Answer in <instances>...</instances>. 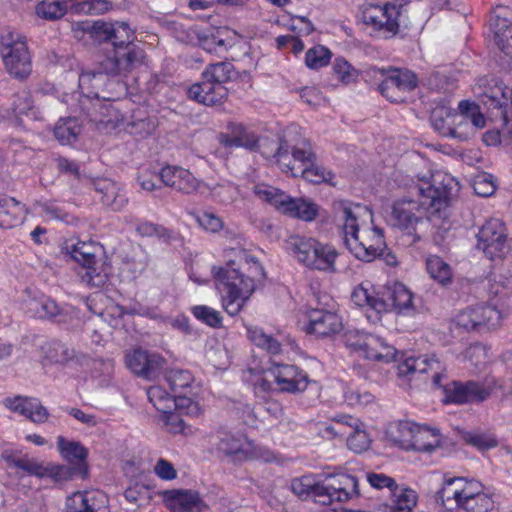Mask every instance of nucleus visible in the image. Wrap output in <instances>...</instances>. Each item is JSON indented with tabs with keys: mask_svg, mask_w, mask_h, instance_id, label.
<instances>
[{
	"mask_svg": "<svg viewBox=\"0 0 512 512\" xmlns=\"http://www.w3.org/2000/svg\"><path fill=\"white\" fill-rule=\"evenodd\" d=\"M249 339L258 347L267 350L271 354H278L281 350V344L271 335L264 333L259 327H249L247 329Z\"/></svg>",
	"mask_w": 512,
	"mask_h": 512,
	"instance_id": "46",
	"label": "nucleus"
},
{
	"mask_svg": "<svg viewBox=\"0 0 512 512\" xmlns=\"http://www.w3.org/2000/svg\"><path fill=\"white\" fill-rule=\"evenodd\" d=\"M81 132V125L77 118H61L54 128L55 138L62 144H69L76 141Z\"/></svg>",
	"mask_w": 512,
	"mask_h": 512,
	"instance_id": "41",
	"label": "nucleus"
},
{
	"mask_svg": "<svg viewBox=\"0 0 512 512\" xmlns=\"http://www.w3.org/2000/svg\"><path fill=\"white\" fill-rule=\"evenodd\" d=\"M91 186L99 202L112 211H120L128 203L126 192L119 184L109 178L93 179L91 180Z\"/></svg>",
	"mask_w": 512,
	"mask_h": 512,
	"instance_id": "19",
	"label": "nucleus"
},
{
	"mask_svg": "<svg viewBox=\"0 0 512 512\" xmlns=\"http://www.w3.org/2000/svg\"><path fill=\"white\" fill-rule=\"evenodd\" d=\"M202 76L225 86L227 82L238 78V72L232 63L223 61L207 65L202 72Z\"/></svg>",
	"mask_w": 512,
	"mask_h": 512,
	"instance_id": "37",
	"label": "nucleus"
},
{
	"mask_svg": "<svg viewBox=\"0 0 512 512\" xmlns=\"http://www.w3.org/2000/svg\"><path fill=\"white\" fill-rule=\"evenodd\" d=\"M188 97L205 106H216L227 99L228 89L201 75V80L188 89Z\"/></svg>",
	"mask_w": 512,
	"mask_h": 512,
	"instance_id": "18",
	"label": "nucleus"
},
{
	"mask_svg": "<svg viewBox=\"0 0 512 512\" xmlns=\"http://www.w3.org/2000/svg\"><path fill=\"white\" fill-rule=\"evenodd\" d=\"M458 109L468 116L469 122L475 128V134L485 126L486 119L477 104L464 100L459 103Z\"/></svg>",
	"mask_w": 512,
	"mask_h": 512,
	"instance_id": "58",
	"label": "nucleus"
},
{
	"mask_svg": "<svg viewBox=\"0 0 512 512\" xmlns=\"http://www.w3.org/2000/svg\"><path fill=\"white\" fill-rule=\"evenodd\" d=\"M453 126H451V134L449 137L459 139L460 141H467L475 136V128L469 122L468 116L460 110L454 114L452 119Z\"/></svg>",
	"mask_w": 512,
	"mask_h": 512,
	"instance_id": "47",
	"label": "nucleus"
},
{
	"mask_svg": "<svg viewBox=\"0 0 512 512\" xmlns=\"http://www.w3.org/2000/svg\"><path fill=\"white\" fill-rule=\"evenodd\" d=\"M145 52L139 44L123 46L114 50L112 57L101 63V72L85 73L80 76V84L91 81L92 85H99L105 81V75L126 77L128 74L144 64Z\"/></svg>",
	"mask_w": 512,
	"mask_h": 512,
	"instance_id": "4",
	"label": "nucleus"
},
{
	"mask_svg": "<svg viewBox=\"0 0 512 512\" xmlns=\"http://www.w3.org/2000/svg\"><path fill=\"white\" fill-rule=\"evenodd\" d=\"M160 179L165 186L185 194L193 193L199 185L191 172L176 166L163 167L160 171Z\"/></svg>",
	"mask_w": 512,
	"mask_h": 512,
	"instance_id": "23",
	"label": "nucleus"
},
{
	"mask_svg": "<svg viewBox=\"0 0 512 512\" xmlns=\"http://www.w3.org/2000/svg\"><path fill=\"white\" fill-rule=\"evenodd\" d=\"M494 507V501L486 493L478 494L468 501L461 502L458 508L465 510L466 512H489Z\"/></svg>",
	"mask_w": 512,
	"mask_h": 512,
	"instance_id": "56",
	"label": "nucleus"
},
{
	"mask_svg": "<svg viewBox=\"0 0 512 512\" xmlns=\"http://www.w3.org/2000/svg\"><path fill=\"white\" fill-rule=\"evenodd\" d=\"M343 341L347 347L365 358L368 349L373 350V347L378 345V336L359 330H347L343 335Z\"/></svg>",
	"mask_w": 512,
	"mask_h": 512,
	"instance_id": "34",
	"label": "nucleus"
},
{
	"mask_svg": "<svg viewBox=\"0 0 512 512\" xmlns=\"http://www.w3.org/2000/svg\"><path fill=\"white\" fill-rule=\"evenodd\" d=\"M149 401L161 413H168L175 406L173 395L160 386H152L147 391Z\"/></svg>",
	"mask_w": 512,
	"mask_h": 512,
	"instance_id": "48",
	"label": "nucleus"
},
{
	"mask_svg": "<svg viewBox=\"0 0 512 512\" xmlns=\"http://www.w3.org/2000/svg\"><path fill=\"white\" fill-rule=\"evenodd\" d=\"M397 356V350L378 336V345L373 347V350L368 349L365 359L389 363L395 361Z\"/></svg>",
	"mask_w": 512,
	"mask_h": 512,
	"instance_id": "51",
	"label": "nucleus"
},
{
	"mask_svg": "<svg viewBox=\"0 0 512 512\" xmlns=\"http://www.w3.org/2000/svg\"><path fill=\"white\" fill-rule=\"evenodd\" d=\"M191 311L195 318L210 327L219 328L222 325L220 313L211 307L198 305L194 306Z\"/></svg>",
	"mask_w": 512,
	"mask_h": 512,
	"instance_id": "57",
	"label": "nucleus"
},
{
	"mask_svg": "<svg viewBox=\"0 0 512 512\" xmlns=\"http://www.w3.org/2000/svg\"><path fill=\"white\" fill-rule=\"evenodd\" d=\"M347 446L355 453L366 451L370 446V438L368 434L361 429H354L347 438Z\"/></svg>",
	"mask_w": 512,
	"mask_h": 512,
	"instance_id": "60",
	"label": "nucleus"
},
{
	"mask_svg": "<svg viewBox=\"0 0 512 512\" xmlns=\"http://www.w3.org/2000/svg\"><path fill=\"white\" fill-rule=\"evenodd\" d=\"M165 378L173 393H181L182 390L189 388L193 382L192 374L188 370L182 369L169 370Z\"/></svg>",
	"mask_w": 512,
	"mask_h": 512,
	"instance_id": "52",
	"label": "nucleus"
},
{
	"mask_svg": "<svg viewBox=\"0 0 512 512\" xmlns=\"http://www.w3.org/2000/svg\"><path fill=\"white\" fill-rule=\"evenodd\" d=\"M24 205L14 198L0 196V228H13L23 222Z\"/></svg>",
	"mask_w": 512,
	"mask_h": 512,
	"instance_id": "30",
	"label": "nucleus"
},
{
	"mask_svg": "<svg viewBox=\"0 0 512 512\" xmlns=\"http://www.w3.org/2000/svg\"><path fill=\"white\" fill-rule=\"evenodd\" d=\"M394 499V505L390 507V512H411L417 503V494L414 490L399 487L391 490Z\"/></svg>",
	"mask_w": 512,
	"mask_h": 512,
	"instance_id": "42",
	"label": "nucleus"
},
{
	"mask_svg": "<svg viewBox=\"0 0 512 512\" xmlns=\"http://www.w3.org/2000/svg\"><path fill=\"white\" fill-rule=\"evenodd\" d=\"M473 189L475 193L482 197H488L494 194L496 185L493 176L488 173H482L474 179Z\"/></svg>",
	"mask_w": 512,
	"mask_h": 512,
	"instance_id": "61",
	"label": "nucleus"
},
{
	"mask_svg": "<svg viewBox=\"0 0 512 512\" xmlns=\"http://www.w3.org/2000/svg\"><path fill=\"white\" fill-rule=\"evenodd\" d=\"M444 365L434 356L407 357L398 365V374L400 376H409L415 373H429L432 375V382L435 387L441 386V381L446 378Z\"/></svg>",
	"mask_w": 512,
	"mask_h": 512,
	"instance_id": "15",
	"label": "nucleus"
},
{
	"mask_svg": "<svg viewBox=\"0 0 512 512\" xmlns=\"http://www.w3.org/2000/svg\"><path fill=\"white\" fill-rule=\"evenodd\" d=\"M16 118L20 120L22 117H26L30 120L42 119V114L37 107L34 106V102L29 92L21 91L13 96V102L11 107Z\"/></svg>",
	"mask_w": 512,
	"mask_h": 512,
	"instance_id": "36",
	"label": "nucleus"
},
{
	"mask_svg": "<svg viewBox=\"0 0 512 512\" xmlns=\"http://www.w3.org/2000/svg\"><path fill=\"white\" fill-rule=\"evenodd\" d=\"M285 173H289L293 177H302L313 184H333L332 179L334 178V174L323 166L318 165L317 161H313L304 168L289 166L286 168Z\"/></svg>",
	"mask_w": 512,
	"mask_h": 512,
	"instance_id": "31",
	"label": "nucleus"
},
{
	"mask_svg": "<svg viewBox=\"0 0 512 512\" xmlns=\"http://www.w3.org/2000/svg\"><path fill=\"white\" fill-rule=\"evenodd\" d=\"M76 30L88 34L95 41L106 42L109 41L113 32V23L103 20H84L76 23Z\"/></svg>",
	"mask_w": 512,
	"mask_h": 512,
	"instance_id": "40",
	"label": "nucleus"
},
{
	"mask_svg": "<svg viewBox=\"0 0 512 512\" xmlns=\"http://www.w3.org/2000/svg\"><path fill=\"white\" fill-rule=\"evenodd\" d=\"M377 72L381 75V77H383L378 86L380 93L391 102L405 101V95H402V93L398 92L393 83V79H391L384 70H377Z\"/></svg>",
	"mask_w": 512,
	"mask_h": 512,
	"instance_id": "59",
	"label": "nucleus"
},
{
	"mask_svg": "<svg viewBox=\"0 0 512 512\" xmlns=\"http://www.w3.org/2000/svg\"><path fill=\"white\" fill-rule=\"evenodd\" d=\"M477 248L481 249L491 261L501 260L509 252L506 228L499 219H490L477 234Z\"/></svg>",
	"mask_w": 512,
	"mask_h": 512,
	"instance_id": "11",
	"label": "nucleus"
},
{
	"mask_svg": "<svg viewBox=\"0 0 512 512\" xmlns=\"http://www.w3.org/2000/svg\"><path fill=\"white\" fill-rule=\"evenodd\" d=\"M317 491L323 496V505H330L334 501H348L360 496L359 479L356 475L346 472L329 474Z\"/></svg>",
	"mask_w": 512,
	"mask_h": 512,
	"instance_id": "9",
	"label": "nucleus"
},
{
	"mask_svg": "<svg viewBox=\"0 0 512 512\" xmlns=\"http://www.w3.org/2000/svg\"><path fill=\"white\" fill-rule=\"evenodd\" d=\"M413 441L412 450L430 453L440 444L439 430L417 425Z\"/></svg>",
	"mask_w": 512,
	"mask_h": 512,
	"instance_id": "38",
	"label": "nucleus"
},
{
	"mask_svg": "<svg viewBox=\"0 0 512 512\" xmlns=\"http://www.w3.org/2000/svg\"><path fill=\"white\" fill-rule=\"evenodd\" d=\"M217 450L230 457L234 462L247 460L270 462L274 458L269 450L255 445L247 438L237 437L230 433H221L217 443Z\"/></svg>",
	"mask_w": 512,
	"mask_h": 512,
	"instance_id": "8",
	"label": "nucleus"
},
{
	"mask_svg": "<svg viewBox=\"0 0 512 512\" xmlns=\"http://www.w3.org/2000/svg\"><path fill=\"white\" fill-rule=\"evenodd\" d=\"M377 313L397 310L399 313H407L413 310V294L402 283H396L381 295L380 300L374 303Z\"/></svg>",
	"mask_w": 512,
	"mask_h": 512,
	"instance_id": "17",
	"label": "nucleus"
},
{
	"mask_svg": "<svg viewBox=\"0 0 512 512\" xmlns=\"http://www.w3.org/2000/svg\"><path fill=\"white\" fill-rule=\"evenodd\" d=\"M29 312L39 319L53 320L58 323L66 322L67 313L55 300L49 297H41L29 303Z\"/></svg>",
	"mask_w": 512,
	"mask_h": 512,
	"instance_id": "29",
	"label": "nucleus"
},
{
	"mask_svg": "<svg viewBox=\"0 0 512 512\" xmlns=\"http://www.w3.org/2000/svg\"><path fill=\"white\" fill-rule=\"evenodd\" d=\"M36 13L46 20H57L66 14V6L57 0H43L37 5Z\"/></svg>",
	"mask_w": 512,
	"mask_h": 512,
	"instance_id": "53",
	"label": "nucleus"
},
{
	"mask_svg": "<svg viewBox=\"0 0 512 512\" xmlns=\"http://www.w3.org/2000/svg\"><path fill=\"white\" fill-rule=\"evenodd\" d=\"M100 247L93 243L73 240L65 241L61 246V253L66 260L78 263L85 272L81 275L82 281L91 287L101 288L108 280V273L100 260L97 252Z\"/></svg>",
	"mask_w": 512,
	"mask_h": 512,
	"instance_id": "3",
	"label": "nucleus"
},
{
	"mask_svg": "<svg viewBox=\"0 0 512 512\" xmlns=\"http://www.w3.org/2000/svg\"><path fill=\"white\" fill-rule=\"evenodd\" d=\"M287 134L285 133L282 137L260 138L259 151L267 159H273L280 169L285 172L286 168L289 167V156L286 152L289 148L287 144Z\"/></svg>",
	"mask_w": 512,
	"mask_h": 512,
	"instance_id": "26",
	"label": "nucleus"
},
{
	"mask_svg": "<svg viewBox=\"0 0 512 512\" xmlns=\"http://www.w3.org/2000/svg\"><path fill=\"white\" fill-rule=\"evenodd\" d=\"M1 54L10 75L24 79L32 71L30 54L25 41L19 35L9 31L1 36Z\"/></svg>",
	"mask_w": 512,
	"mask_h": 512,
	"instance_id": "7",
	"label": "nucleus"
},
{
	"mask_svg": "<svg viewBox=\"0 0 512 512\" xmlns=\"http://www.w3.org/2000/svg\"><path fill=\"white\" fill-rule=\"evenodd\" d=\"M401 8L402 5L396 3H386L383 7L369 5L362 11L361 18L365 25L372 28L376 37L389 39L399 32Z\"/></svg>",
	"mask_w": 512,
	"mask_h": 512,
	"instance_id": "6",
	"label": "nucleus"
},
{
	"mask_svg": "<svg viewBox=\"0 0 512 512\" xmlns=\"http://www.w3.org/2000/svg\"><path fill=\"white\" fill-rule=\"evenodd\" d=\"M490 28L499 49L512 58V22L494 11L490 18Z\"/></svg>",
	"mask_w": 512,
	"mask_h": 512,
	"instance_id": "28",
	"label": "nucleus"
},
{
	"mask_svg": "<svg viewBox=\"0 0 512 512\" xmlns=\"http://www.w3.org/2000/svg\"><path fill=\"white\" fill-rule=\"evenodd\" d=\"M333 69L344 83H350L357 77V71L343 58H336Z\"/></svg>",
	"mask_w": 512,
	"mask_h": 512,
	"instance_id": "64",
	"label": "nucleus"
},
{
	"mask_svg": "<svg viewBox=\"0 0 512 512\" xmlns=\"http://www.w3.org/2000/svg\"><path fill=\"white\" fill-rule=\"evenodd\" d=\"M466 443L476 447L478 450L485 451L498 446L497 438L490 433H472L467 432L463 436Z\"/></svg>",
	"mask_w": 512,
	"mask_h": 512,
	"instance_id": "55",
	"label": "nucleus"
},
{
	"mask_svg": "<svg viewBox=\"0 0 512 512\" xmlns=\"http://www.w3.org/2000/svg\"><path fill=\"white\" fill-rule=\"evenodd\" d=\"M286 249L299 263L312 270L334 273L338 256L336 249L314 238L292 235L286 240Z\"/></svg>",
	"mask_w": 512,
	"mask_h": 512,
	"instance_id": "2",
	"label": "nucleus"
},
{
	"mask_svg": "<svg viewBox=\"0 0 512 512\" xmlns=\"http://www.w3.org/2000/svg\"><path fill=\"white\" fill-rule=\"evenodd\" d=\"M410 189L415 198L396 201L387 221L403 232L408 238V244H413L421 238L418 226L428 220V213L434 215L445 211L459 187L450 175L437 173L418 177Z\"/></svg>",
	"mask_w": 512,
	"mask_h": 512,
	"instance_id": "1",
	"label": "nucleus"
},
{
	"mask_svg": "<svg viewBox=\"0 0 512 512\" xmlns=\"http://www.w3.org/2000/svg\"><path fill=\"white\" fill-rule=\"evenodd\" d=\"M167 501L174 512H204L208 505L194 490H172L168 492Z\"/></svg>",
	"mask_w": 512,
	"mask_h": 512,
	"instance_id": "24",
	"label": "nucleus"
},
{
	"mask_svg": "<svg viewBox=\"0 0 512 512\" xmlns=\"http://www.w3.org/2000/svg\"><path fill=\"white\" fill-rule=\"evenodd\" d=\"M254 194L277 210L304 221H313L319 213V206L305 198H292L281 190L268 185H256Z\"/></svg>",
	"mask_w": 512,
	"mask_h": 512,
	"instance_id": "5",
	"label": "nucleus"
},
{
	"mask_svg": "<svg viewBox=\"0 0 512 512\" xmlns=\"http://www.w3.org/2000/svg\"><path fill=\"white\" fill-rule=\"evenodd\" d=\"M444 393V403L467 404L473 402H483L491 392L484 385L475 381H451L445 385L441 383Z\"/></svg>",
	"mask_w": 512,
	"mask_h": 512,
	"instance_id": "13",
	"label": "nucleus"
},
{
	"mask_svg": "<svg viewBox=\"0 0 512 512\" xmlns=\"http://www.w3.org/2000/svg\"><path fill=\"white\" fill-rule=\"evenodd\" d=\"M247 300L248 299L241 296V293L238 294L232 291L230 294L223 295V306L229 315L234 316L240 312Z\"/></svg>",
	"mask_w": 512,
	"mask_h": 512,
	"instance_id": "63",
	"label": "nucleus"
},
{
	"mask_svg": "<svg viewBox=\"0 0 512 512\" xmlns=\"http://www.w3.org/2000/svg\"><path fill=\"white\" fill-rule=\"evenodd\" d=\"M270 373L282 392H302L309 382L308 375L294 365H276Z\"/></svg>",
	"mask_w": 512,
	"mask_h": 512,
	"instance_id": "20",
	"label": "nucleus"
},
{
	"mask_svg": "<svg viewBox=\"0 0 512 512\" xmlns=\"http://www.w3.org/2000/svg\"><path fill=\"white\" fill-rule=\"evenodd\" d=\"M457 111L444 106H436L430 115V122L433 129L444 137H449L451 134V126H453L454 114Z\"/></svg>",
	"mask_w": 512,
	"mask_h": 512,
	"instance_id": "39",
	"label": "nucleus"
},
{
	"mask_svg": "<svg viewBox=\"0 0 512 512\" xmlns=\"http://www.w3.org/2000/svg\"><path fill=\"white\" fill-rule=\"evenodd\" d=\"M127 367L145 379H154L164 369L166 360L157 353L136 349L126 355Z\"/></svg>",
	"mask_w": 512,
	"mask_h": 512,
	"instance_id": "14",
	"label": "nucleus"
},
{
	"mask_svg": "<svg viewBox=\"0 0 512 512\" xmlns=\"http://www.w3.org/2000/svg\"><path fill=\"white\" fill-rule=\"evenodd\" d=\"M135 34L126 22L113 23V32L109 41L115 49H120L123 46L135 45Z\"/></svg>",
	"mask_w": 512,
	"mask_h": 512,
	"instance_id": "49",
	"label": "nucleus"
},
{
	"mask_svg": "<svg viewBox=\"0 0 512 512\" xmlns=\"http://www.w3.org/2000/svg\"><path fill=\"white\" fill-rule=\"evenodd\" d=\"M46 357L52 362L59 364H68L70 362L82 364L87 360L85 354L77 353L74 348L60 341H52L49 343Z\"/></svg>",
	"mask_w": 512,
	"mask_h": 512,
	"instance_id": "35",
	"label": "nucleus"
},
{
	"mask_svg": "<svg viewBox=\"0 0 512 512\" xmlns=\"http://www.w3.org/2000/svg\"><path fill=\"white\" fill-rule=\"evenodd\" d=\"M331 55L332 54L328 48L322 45H317L306 52L305 63L310 69H319L328 65Z\"/></svg>",
	"mask_w": 512,
	"mask_h": 512,
	"instance_id": "54",
	"label": "nucleus"
},
{
	"mask_svg": "<svg viewBox=\"0 0 512 512\" xmlns=\"http://www.w3.org/2000/svg\"><path fill=\"white\" fill-rule=\"evenodd\" d=\"M372 234L373 243L371 244L360 240L358 235L352 236L351 238H344L346 246L357 259L370 262L378 256H383L386 250L384 235L377 227L373 228Z\"/></svg>",
	"mask_w": 512,
	"mask_h": 512,
	"instance_id": "21",
	"label": "nucleus"
},
{
	"mask_svg": "<svg viewBox=\"0 0 512 512\" xmlns=\"http://www.w3.org/2000/svg\"><path fill=\"white\" fill-rule=\"evenodd\" d=\"M426 269L431 278L438 281L442 285H446L451 281L452 271L441 257L430 256L426 261Z\"/></svg>",
	"mask_w": 512,
	"mask_h": 512,
	"instance_id": "44",
	"label": "nucleus"
},
{
	"mask_svg": "<svg viewBox=\"0 0 512 512\" xmlns=\"http://www.w3.org/2000/svg\"><path fill=\"white\" fill-rule=\"evenodd\" d=\"M287 134V144L289 148L286 152L289 156L290 167H301L309 165L313 161H317V155L312 148L310 140L306 138H294Z\"/></svg>",
	"mask_w": 512,
	"mask_h": 512,
	"instance_id": "25",
	"label": "nucleus"
},
{
	"mask_svg": "<svg viewBox=\"0 0 512 512\" xmlns=\"http://www.w3.org/2000/svg\"><path fill=\"white\" fill-rule=\"evenodd\" d=\"M236 261L229 260L225 267H213L212 272L216 280L217 289L223 294L235 291L249 299L255 290V280L252 276H245L235 267Z\"/></svg>",
	"mask_w": 512,
	"mask_h": 512,
	"instance_id": "12",
	"label": "nucleus"
},
{
	"mask_svg": "<svg viewBox=\"0 0 512 512\" xmlns=\"http://www.w3.org/2000/svg\"><path fill=\"white\" fill-rule=\"evenodd\" d=\"M308 323L305 331L317 337H329L343 328L341 318L334 312L322 309L311 308L307 311Z\"/></svg>",
	"mask_w": 512,
	"mask_h": 512,
	"instance_id": "16",
	"label": "nucleus"
},
{
	"mask_svg": "<svg viewBox=\"0 0 512 512\" xmlns=\"http://www.w3.org/2000/svg\"><path fill=\"white\" fill-rule=\"evenodd\" d=\"M500 320L501 313L495 307L480 304L461 310L452 322L466 332H484L498 327Z\"/></svg>",
	"mask_w": 512,
	"mask_h": 512,
	"instance_id": "10",
	"label": "nucleus"
},
{
	"mask_svg": "<svg viewBox=\"0 0 512 512\" xmlns=\"http://www.w3.org/2000/svg\"><path fill=\"white\" fill-rule=\"evenodd\" d=\"M399 93L405 95L417 86L416 76L409 70L392 69L388 73Z\"/></svg>",
	"mask_w": 512,
	"mask_h": 512,
	"instance_id": "50",
	"label": "nucleus"
},
{
	"mask_svg": "<svg viewBox=\"0 0 512 512\" xmlns=\"http://www.w3.org/2000/svg\"><path fill=\"white\" fill-rule=\"evenodd\" d=\"M57 447L65 460L78 464L80 469H83V474H87L85 461L88 456V450L80 442L68 441L63 436H59L57 438Z\"/></svg>",
	"mask_w": 512,
	"mask_h": 512,
	"instance_id": "33",
	"label": "nucleus"
},
{
	"mask_svg": "<svg viewBox=\"0 0 512 512\" xmlns=\"http://www.w3.org/2000/svg\"><path fill=\"white\" fill-rule=\"evenodd\" d=\"M99 108L95 115L91 116L93 121L99 129L113 130L124 122L125 116L120 112V109L111 102L98 104Z\"/></svg>",
	"mask_w": 512,
	"mask_h": 512,
	"instance_id": "32",
	"label": "nucleus"
},
{
	"mask_svg": "<svg viewBox=\"0 0 512 512\" xmlns=\"http://www.w3.org/2000/svg\"><path fill=\"white\" fill-rule=\"evenodd\" d=\"M380 299H381V296L379 294L374 296L373 294L369 293L368 290L361 285L356 287L351 293V300L355 305H357L359 307L368 306V307L372 308L373 310H375V306H374L375 301L380 300Z\"/></svg>",
	"mask_w": 512,
	"mask_h": 512,
	"instance_id": "62",
	"label": "nucleus"
},
{
	"mask_svg": "<svg viewBox=\"0 0 512 512\" xmlns=\"http://www.w3.org/2000/svg\"><path fill=\"white\" fill-rule=\"evenodd\" d=\"M319 486H321V483L315 482L310 476H302L300 478L293 479L291 482V490L295 495L301 499H306L310 495H313L316 498V501L321 503L323 496H321L317 491Z\"/></svg>",
	"mask_w": 512,
	"mask_h": 512,
	"instance_id": "45",
	"label": "nucleus"
},
{
	"mask_svg": "<svg viewBox=\"0 0 512 512\" xmlns=\"http://www.w3.org/2000/svg\"><path fill=\"white\" fill-rule=\"evenodd\" d=\"M416 429L417 424L410 422H400L394 429L390 430V438L400 447L406 450H412Z\"/></svg>",
	"mask_w": 512,
	"mask_h": 512,
	"instance_id": "43",
	"label": "nucleus"
},
{
	"mask_svg": "<svg viewBox=\"0 0 512 512\" xmlns=\"http://www.w3.org/2000/svg\"><path fill=\"white\" fill-rule=\"evenodd\" d=\"M335 217L344 221L345 238L357 236L359 227L356 210L362 209L360 204H353L347 200H335L332 204Z\"/></svg>",
	"mask_w": 512,
	"mask_h": 512,
	"instance_id": "27",
	"label": "nucleus"
},
{
	"mask_svg": "<svg viewBox=\"0 0 512 512\" xmlns=\"http://www.w3.org/2000/svg\"><path fill=\"white\" fill-rule=\"evenodd\" d=\"M107 499L100 491H77L66 499V512H107Z\"/></svg>",
	"mask_w": 512,
	"mask_h": 512,
	"instance_id": "22",
	"label": "nucleus"
}]
</instances>
